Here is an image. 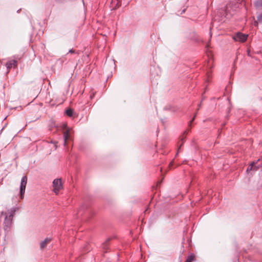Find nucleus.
Returning <instances> with one entry per match:
<instances>
[{
    "mask_svg": "<svg viewBox=\"0 0 262 262\" xmlns=\"http://www.w3.org/2000/svg\"><path fill=\"white\" fill-rule=\"evenodd\" d=\"M53 187L54 192L57 194L59 191L63 188L61 180L60 179H55L53 182Z\"/></svg>",
    "mask_w": 262,
    "mask_h": 262,
    "instance_id": "f03ea898",
    "label": "nucleus"
},
{
    "mask_svg": "<svg viewBox=\"0 0 262 262\" xmlns=\"http://www.w3.org/2000/svg\"><path fill=\"white\" fill-rule=\"evenodd\" d=\"M63 139H64V145H66L67 144V140L70 139V134H69V131L68 130L65 131L63 133Z\"/></svg>",
    "mask_w": 262,
    "mask_h": 262,
    "instance_id": "0eeeda50",
    "label": "nucleus"
},
{
    "mask_svg": "<svg viewBox=\"0 0 262 262\" xmlns=\"http://www.w3.org/2000/svg\"><path fill=\"white\" fill-rule=\"evenodd\" d=\"M195 116H196V114H195V115H194V116L193 117V118L192 120H191V121H190V122H189V125H191V124L192 122L193 121V120L194 119V118L195 117Z\"/></svg>",
    "mask_w": 262,
    "mask_h": 262,
    "instance_id": "4468645a",
    "label": "nucleus"
},
{
    "mask_svg": "<svg viewBox=\"0 0 262 262\" xmlns=\"http://www.w3.org/2000/svg\"><path fill=\"white\" fill-rule=\"evenodd\" d=\"M255 164V163H251L249 166L248 167V168L247 169V172H249V171H251V170H253V165Z\"/></svg>",
    "mask_w": 262,
    "mask_h": 262,
    "instance_id": "9d476101",
    "label": "nucleus"
},
{
    "mask_svg": "<svg viewBox=\"0 0 262 262\" xmlns=\"http://www.w3.org/2000/svg\"><path fill=\"white\" fill-rule=\"evenodd\" d=\"M172 164V162H171L169 165H170V166H171Z\"/></svg>",
    "mask_w": 262,
    "mask_h": 262,
    "instance_id": "dca6fc26",
    "label": "nucleus"
},
{
    "mask_svg": "<svg viewBox=\"0 0 262 262\" xmlns=\"http://www.w3.org/2000/svg\"><path fill=\"white\" fill-rule=\"evenodd\" d=\"M27 183V176H24L21 180L20 185V197L21 199L24 198V193L25 192V189L26 185Z\"/></svg>",
    "mask_w": 262,
    "mask_h": 262,
    "instance_id": "7ed1b4c3",
    "label": "nucleus"
},
{
    "mask_svg": "<svg viewBox=\"0 0 262 262\" xmlns=\"http://www.w3.org/2000/svg\"><path fill=\"white\" fill-rule=\"evenodd\" d=\"M225 13H226V17H228V16L229 15H233V14L231 13L230 12H229V6H227V8L225 10Z\"/></svg>",
    "mask_w": 262,
    "mask_h": 262,
    "instance_id": "9b49d317",
    "label": "nucleus"
},
{
    "mask_svg": "<svg viewBox=\"0 0 262 262\" xmlns=\"http://www.w3.org/2000/svg\"><path fill=\"white\" fill-rule=\"evenodd\" d=\"M51 240V239L50 238H46L44 241H42L40 244V249H42L45 248Z\"/></svg>",
    "mask_w": 262,
    "mask_h": 262,
    "instance_id": "39448f33",
    "label": "nucleus"
},
{
    "mask_svg": "<svg viewBox=\"0 0 262 262\" xmlns=\"http://www.w3.org/2000/svg\"><path fill=\"white\" fill-rule=\"evenodd\" d=\"M255 5L256 7L260 6L262 5V0H259L255 3Z\"/></svg>",
    "mask_w": 262,
    "mask_h": 262,
    "instance_id": "f8f14e48",
    "label": "nucleus"
},
{
    "mask_svg": "<svg viewBox=\"0 0 262 262\" xmlns=\"http://www.w3.org/2000/svg\"><path fill=\"white\" fill-rule=\"evenodd\" d=\"M17 64V61L15 60H12L11 61H9L6 63V66L8 69H10L12 67H15L16 66Z\"/></svg>",
    "mask_w": 262,
    "mask_h": 262,
    "instance_id": "423d86ee",
    "label": "nucleus"
},
{
    "mask_svg": "<svg viewBox=\"0 0 262 262\" xmlns=\"http://www.w3.org/2000/svg\"><path fill=\"white\" fill-rule=\"evenodd\" d=\"M258 168H259L258 166H255L254 165H253V170L256 171L258 170Z\"/></svg>",
    "mask_w": 262,
    "mask_h": 262,
    "instance_id": "ddd939ff",
    "label": "nucleus"
},
{
    "mask_svg": "<svg viewBox=\"0 0 262 262\" xmlns=\"http://www.w3.org/2000/svg\"><path fill=\"white\" fill-rule=\"evenodd\" d=\"M194 255H191L187 257V258L186 260V262H192V261L194 260Z\"/></svg>",
    "mask_w": 262,
    "mask_h": 262,
    "instance_id": "1a4fd4ad",
    "label": "nucleus"
},
{
    "mask_svg": "<svg viewBox=\"0 0 262 262\" xmlns=\"http://www.w3.org/2000/svg\"><path fill=\"white\" fill-rule=\"evenodd\" d=\"M74 51L73 49L70 50L69 52V53H74Z\"/></svg>",
    "mask_w": 262,
    "mask_h": 262,
    "instance_id": "2eb2a0df",
    "label": "nucleus"
},
{
    "mask_svg": "<svg viewBox=\"0 0 262 262\" xmlns=\"http://www.w3.org/2000/svg\"><path fill=\"white\" fill-rule=\"evenodd\" d=\"M247 37L248 35L238 32L233 36V38L235 41L244 42L247 40Z\"/></svg>",
    "mask_w": 262,
    "mask_h": 262,
    "instance_id": "20e7f679",
    "label": "nucleus"
},
{
    "mask_svg": "<svg viewBox=\"0 0 262 262\" xmlns=\"http://www.w3.org/2000/svg\"><path fill=\"white\" fill-rule=\"evenodd\" d=\"M66 114L69 117H72L73 114V111L72 109H68L66 111Z\"/></svg>",
    "mask_w": 262,
    "mask_h": 262,
    "instance_id": "6e6552de",
    "label": "nucleus"
},
{
    "mask_svg": "<svg viewBox=\"0 0 262 262\" xmlns=\"http://www.w3.org/2000/svg\"><path fill=\"white\" fill-rule=\"evenodd\" d=\"M9 211L10 215L9 216H8L7 214H6V213H4L3 212H2V214H4L5 215V221L4 223V229L5 230H9L11 225L13 214L15 212V210L14 209V208H11Z\"/></svg>",
    "mask_w": 262,
    "mask_h": 262,
    "instance_id": "f257e3e1",
    "label": "nucleus"
}]
</instances>
